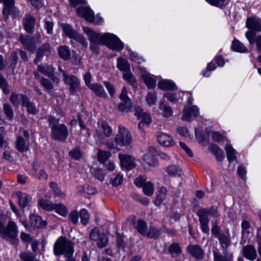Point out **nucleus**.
I'll use <instances>...</instances> for the list:
<instances>
[{"instance_id":"nucleus-49","label":"nucleus","mask_w":261,"mask_h":261,"mask_svg":"<svg viewBox=\"0 0 261 261\" xmlns=\"http://www.w3.org/2000/svg\"><path fill=\"white\" fill-rule=\"evenodd\" d=\"M4 112L8 120H12L14 117V113L11 106L9 103L3 105Z\"/></svg>"},{"instance_id":"nucleus-7","label":"nucleus","mask_w":261,"mask_h":261,"mask_svg":"<svg viewBox=\"0 0 261 261\" xmlns=\"http://www.w3.org/2000/svg\"><path fill=\"white\" fill-rule=\"evenodd\" d=\"M76 13L80 16L84 17L86 20L90 22H96L97 24H100L102 21V18L97 16L96 20L95 21V17L93 11L87 7H80L76 9Z\"/></svg>"},{"instance_id":"nucleus-5","label":"nucleus","mask_w":261,"mask_h":261,"mask_svg":"<svg viewBox=\"0 0 261 261\" xmlns=\"http://www.w3.org/2000/svg\"><path fill=\"white\" fill-rule=\"evenodd\" d=\"M115 142L116 144L127 148H130L133 138L130 133L125 127L119 125V131L115 137Z\"/></svg>"},{"instance_id":"nucleus-32","label":"nucleus","mask_w":261,"mask_h":261,"mask_svg":"<svg viewBox=\"0 0 261 261\" xmlns=\"http://www.w3.org/2000/svg\"><path fill=\"white\" fill-rule=\"evenodd\" d=\"M210 148L218 161H222L223 160L224 158L223 151L217 145L212 144L211 145Z\"/></svg>"},{"instance_id":"nucleus-6","label":"nucleus","mask_w":261,"mask_h":261,"mask_svg":"<svg viewBox=\"0 0 261 261\" xmlns=\"http://www.w3.org/2000/svg\"><path fill=\"white\" fill-rule=\"evenodd\" d=\"M0 233L4 237L15 239L18 234L17 227L13 221H9L6 227L0 222Z\"/></svg>"},{"instance_id":"nucleus-20","label":"nucleus","mask_w":261,"mask_h":261,"mask_svg":"<svg viewBox=\"0 0 261 261\" xmlns=\"http://www.w3.org/2000/svg\"><path fill=\"white\" fill-rule=\"evenodd\" d=\"M243 255L251 260H254L257 255L255 248L252 245H248L243 247Z\"/></svg>"},{"instance_id":"nucleus-58","label":"nucleus","mask_w":261,"mask_h":261,"mask_svg":"<svg viewBox=\"0 0 261 261\" xmlns=\"http://www.w3.org/2000/svg\"><path fill=\"white\" fill-rule=\"evenodd\" d=\"M18 94L15 92H12L10 97L9 100L15 106L17 107L20 102V98H21V95Z\"/></svg>"},{"instance_id":"nucleus-31","label":"nucleus","mask_w":261,"mask_h":261,"mask_svg":"<svg viewBox=\"0 0 261 261\" xmlns=\"http://www.w3.org/2000/svg\"><path fill=\"white\" fill-rule=\"evenodd\" d=\"M231 49L234 51L240 53L248 52L247 48L238 40H234L232 42Z\"/></svg>"},{"instance_id":"nucleus-43","label":"nucleus","mask_w":261,"mask_h":261,"mask_svg":"<svg viewBox=\"0 0 261 261\" xmlns=\"http://www.w3.org/2000/svg\"><path fill=\"white\" fill-rule=\"evenodd\" d=\"M19 256L22 261H38L36 259V255L31 252H21Z\"/></svg>"},{"instance_id":"nucleus-27","label":"nucleus","mask_w":261,"mask_h":261,"mask_svg":"<svg viewBox=\"0 0 261 261\" xmlns=\"http://www.w3.org/2000/svg\"><path fill=\"white\" fill-rule=\"evenodd\" d=\"M159 88L164 90H174L176 86L174 83L169 80H162L158 84Z\"/></svg>"},{"instance_id":"nucleus-28","label":"nucleus","mask_w":261,"mask_h":261,"mask_svg":"<svg viewBox=\"0 0 261 261\" xmlns=\"http://www.w3.org/2000/svg\"><path fill=\"white\" fill-rule=\"evenodd\" d=\"M15 144L17 149L20 152L29 150V145L26 143L24 139L22 137H17Z\"/></svg>"},{"instance_id":"nucleus-51","label":"nucleus","mask_w":261,"mask_h":261,"mask_svg":"<svg viewBox=\"0 0 261 261\" xmlns=\"http://www.w3.org/2000/svg\"><path fill=\"white\" fill-rule=\"evenodd\" d=\"M0 88L6 94H9L10 92L7 81L1 74H0Z\"/></svg>"},{"instance_id":"nucleus-48","label":"nucleus","mask_w":261,"mask_h":261,"mask_svg":"<svg viewBox=\"0 0 261 261\" xmlns=\"http://www.w3.org/2000/svg\"><path fill=\"white\" fill-rule=\"evenodd\" d=\"M18 60V57L17 52L15 51H12L10 55V64L9 65V68L13 70L16 66Z\"/></svg>"},{"instance_id":"nucleus-24","label":"nucleus","mask_w":261,"mask_h":261,"mask_svg":"<svg viewBox=\"0 0 261 261\" xmlns=\"http://www.w3.org/2000/svg\"><path fill=\"white\" fill-rule=\"evenodd\" d=\"M89 88L98 97L104 98L107 97V94L105 92L103 87L100 84H93Z\"/></svg>"},{"instance_id":"nucleus-33","label":"nucleus","mask_w":261,"mask_h":261,"mask_svg":"<svg viewBox=\"0 0 261 261\" xmlns=\"http://www.w3.org/2000/svg\"><path fill=\"white\" fill-rule=\"evenodd\" d=\"M225 150L226 152L227 158L229 163L236 160L237 155L235 150L230 144H226L225 146Z\"/></svg>"},{"instance_id":"nucleus-23","label":"nucleus","mask_w":261,"mask_h":261,"mask_svg":"<svg viewBox=\"0 0 261 261\" xmlns=\"http://www.w3.org/2000/svg\"><path fill=\"white\" fill-rule=\"evenodd\" d=\"M214 261H232L233 255L231 253H228L227 251L222 255L218 251H213Z\"/></svg>"},{"instance_id":"nucleus-14","label":"nucleus","mask_w":261,"mask_h":261,"mask_svg":"<svg viewBox=\"0 0 261 261\" xmlns=\"http://www.w3.org/2000/svg\"><path fill=\"white\" fill-rule=\"evenodd\" d=\"M199 115V111L196 106H185L183 110V114L181 116V119L183 121H190L191 117H197Z\"/></svg>"},{"instance_id":"nucleus-21","label":"nucleus","mask_w":261,"mask_h":261,"mask_svg":"<svg viewBox=\"0 0 261 261\" xmlns=\"http://www.w3.org/2000/svg\"><path fill=\"white\" fill-rule=\"evenodd\" d=\"M219 243L222 247L223 253L227 251V249L231 245V242L229 236H227L224 233L220 234L218 238Z\"/></svg>"},{"instance_id":"nucleus-11","label":"nucleus","mask_w":261,"mask_h":261,"mask_svg":"<svg viewBox=\"0 0 261 261\" xmlns=\"http://www.w3.org/2000/svg\"><path fill=\"white\" fill-rule=\"evenodd\" d=\"M38 70L41 73L46 75L55 83L58 84L60 82L59 77L55 74V68L52 65H40L37 67Z\"/></svg>"},{"instance_id":"nucleus-30","label":"nucleus","mask_w":261,"mask_h":261,"mask_svg":"<svg viewBox=\"0 0 261 261\" xmlns=\"http://www.w3.org/2000/svg\"><path fill=\"white\" fill-rule=\"evenodd\" d=\"M159 108L162 111L163 115L165 117H169L173 115L172 108L164 101L160 102Z\"/></svg>"},{"instance_id":"nucleus-19","label":"nucleus","mask_w":261,"mask_h":261,"mask_svg":"<svg viewBox=\"0 0 261 261\" xmlns=\"http://www.w3.org/2000/svg\"><path fill=\"white\" fill-rule=\"evenodd\" d=\"M16 195L19 200L20 207L24 208L29 205L31 202V197L28 195L21 191H18L16 193Z\"/></svg>"},{"instance_id":"nucleus-13","label":"nucleus","mask_w":261,"mask_h":261,"mask_svg":"<svg viewBox=\"0 0 261 261\" xmlns=\"http://www.w3.org/2000/svg\"><path fill=\"white\" fill-rule=\"evenodd\" d=\"M119 158L122 169L131 170L136 167L134 159L130 155L119 154Z\"/></svg>"},{"instance_id":"nucleus-1","label":"nucleus","mask_w":261,"mask_h":261,"mask_svg":"<svg viewBox=\"0 0 261 261\" xmlns=\"http://www.w3.org/2000/svg\"><path fill=\"white\" fill-rule=\"evenodd\" d=\"M84 32L88 35L91 43L95 45H106L113 50L120 51L123 47V43L120 39L113 34L105 33L101 35L87 27H83Z\"/></svg>"},{"instance_id":"nucleus-40","label":"nucleus","mask_w":261,"mask_h":261,"mask_svg":"<svg viewBox=\"0 0 261 261\" xmlns=\"http://www.w3.org/2000/svg\"><path fill=\"white\" fill-rule=\"evenodd\" d=\"M167 192V190L166 187L164 186L161 187L155 201V205H160L163 202L166 197Z\"/></svg>"},{"instance_id":"nucleus-56","label":"nucleus","mask_w":261,"mask_h":261,"mask_svg":"<svg viewBox=\"0 0 261 261\" xmlns=\"http://www.w3.org/2000/svg\"><path fill=\"white\" fill-rule=\"evenodd\" d=\"M151 121L150 116L149 114H144L143 118H142L141 121L138 124V128L141 131L143 130V127L144 124H149Z\"/></svg>"},{"instance_id":"nucleus-12","label":"nucleus","mask_w":261,"mask_h":261,"mask_svg":"<svg viewBox=\"0 0 261 261\" xmlns=\"http://www.w3.org/2000/svg\"><path fill=\"white\" fill-rule=\"evenodd\" d=\"M19 40L24 49L31 53L35 51L36 49V45L33 37L20 34L19 36Z\"/></svg>"},{"instance_id":"nucleus-41","label":"nucleus","mask_w":261,"mask_h":261,"mask_svg":"<svg viewBox=\"0 0 261 261\" xmlns=\"http://www.w3.org/2000/svg\"><path fill=\"white\" fill-rule=\"evenodd\" d=\"M160 230L153 226H150L148 231L145 234L148 238L156 239L160 235Z\"/></svg>"},{"instance_id":"nucleus-15","label":"nucleus","mask_w":261,"mask_h":261,"mask_svg":"<svg viewBox=\"0 0 261 261\" xmlns=\"http://www.w3.org/2000/svg\"><path fill=\"white\" fill-rule=\"evenodd\" d=\"M21 100L22 106L26 107L27 111L29 113L35 115L38 113V110L35 103L31 101L27 96L21 94Z\"/></svg>"},{"instance_id":"nucleus-36","label":"nucleus","mask_w":261,"mask_h":261,"mask_svg":"<svg viewBox=\"0 0 261 261\" xmlns=\"http://www.w3.org/2000/svg\"><path fill=\"white\" fill-rule=\"evenodd\" d=\"M39 206L44 210L51 211L55 209V204L51 202L46 200L41 199L39 201Z\"/></svg>"},{"instance_id":"nucleus-42","label":"nucleus","mask_w":261,"mask_h":261,"mask_svg":"<svg viewBox=\"0 0 261 261\" xmlns=\"http://www.w3.org/2000/svg\"><path fill=\"white\" fill-rule=\"evenodd\" d=\"M61 27L64 33L70 38H72L76 33V31L73 30L72 27L68 24L63 23Z\"/></svg>"},{"instance_id":"nucleus-25","label":"nucleus","mask_w":261,"mask_h":261,"mask_svg":"<svg viewBox=\"0 0 261 261\" xmlns=\"http://www.w3.org/2000/svg\"><path fill=\"white\" fill-rule=\"evenodd\" d=\"M133 224L134 227L141 235L145 236L146 234L147 226L146 223L144 220L142 219H138L136 223L134 222Z\"/></svg>"},{"instance_id":"nucleus-4","label":"nucleus","mask_w":261,"mask_h":261,"mask_svg":"<svg viewBox=\"0 0 261 261\" xmlns=\"http://www.w3.org/2000/svg\"><path fill=\"white\" fill-rule=\"evenodd\" d=\"M246 27L249 29L245 33V36L250 45L254 44V38L257 32L261 31V19L255 16L248 17Z\"/></svg>"},{"instance_id":"nucleus-8","label":"nucleus","mask_w":261,"mask_h":261,"mask_svg":"<svg viewBox=\"0 0 261 261\" xmlns=\"http://www.w3.org/2000/svg\"><path fill=\"white\" fill-rule=\"evenodd\" d=\"M2 3H3L4 5L3 14L5 19H7L10 14L14 16L19 15V11L15 6V0H3Z\"/></svg>"},{"instance_id":"nucleus-29","label":"nucleus","mask_w":261,"mask_h":261,"mask_svg":"<svg viewBox=\"0 0 261 261\" xmlns=\"http://www.w3.org/2000/svg\"><path fill=\"white\" fill-rule=\"evenodd\" d=\"M52 48L50 44L45 42L41 45L37 50V53L43 57L45 55L48 56L51 55Z\"/></svg>"},{"instance_id":"nucleus-16","label":"nucleus","mask_w":261,"mask_h":261,"mask_svg":"<svg viewBox=\"0 0 261 261\" xmlns=\"http://www.w3.org/2000/svg\"><path fill=\"white\" fill-rule=\"evenodd\" d=\"M156 137L158 142L164 146L169 147L174 144V141L172 138L166 134L159 133Z\"/></svg>"},{"instance_id":"nucleus-52","label":"nucleus","mask_w":261,"mask_h":261,"mask_svg":"<svg viewBox=\"0 0 261 261\" xmlns=\"http://www.w3.org/2000/svg\"><path fill=\"white\" fill-rule=\"evenodd\" d=\"M80 216L81 218V223L84 225H87L88 223L90 218L88 211L85 208L81 210L80 212Z\"/></svg>"},{"instance_id":"nucleus-60","label":"nucleus","mask_w":261,"mask_h":261,"mask_svg":"<svg viewBox=\"0 0 261 261\" xmlns=\"http://www.w3.org/2000/svg\"><path fill=\"white\" fill-rule=\"evenodd\" d=\"M119 97L123 102L130 103V100L127 96V92L126 87H123L122 88Z\"/></svg>"},{"instance_id":"nucleus-9","label":"nucleus","mask_w":261,"mask_h":261,"mask_svg":"<svg viewBox=\"0 0 261 261\" xmlns=\"http://www.w3.org/2000/svg\"><path fill=\"white\" fill-rule=\"evenodd\" d=\"M63 81L65 84L69 86V90L72 94L80 89V81L75 75L68 74L63 78Z\"/></svg>"},{"instance_id":"nucleus-38","label":"nucleus","mask_w":261,"mask_h":261,"mask_svg":"<svg viewBox=\"0 0 261 261\" xmlns=\"http://www.w3.org/2000/svg\"><path fill=\"white\" fill-rule=\"evenodd\" d=\"M123 78L126 82L130 84L134 88L137 87V84L136 79L134 75L131 72H130V71L123 73Z\"/></svg>"},{"instance_id":"nucleus-46","label":"nucleus","mask_w":261,"mask_h":261,"mask_svg":"<svg viewBox=\"0 0 261 261\" xmlns=\"http://www.w3.org/2000/svg\"><path fill=\"white\" fill-rule=\"evenodd\" d=\"M100 127L102 129L103 134L107 137H109L111 136L112 129L107 121H102L100 124Z\"/></svg>"},{"instance_id":"nucleus-55","label":"nucleus","mask_w":261,"mask_h":261,"mask_svg":"<svg viewBox=\"0 0 261 261\" xmlns=\"http://www.w3.org/2000/svg\"><path fill=\"white\" fill-rule=\"evenodd\" d=\"M40 83L46 90H50L54 89L53 84L47 79L42 77L40 81Z\"/></svg>"},{"instance_id":"nucleus-26","label":"nucleus","mask_w":261,"mask_h":261,"mask_svg":"<svg viewBox=\"0 0 261 261\" xmlns=\"http://www.w3.org/2000/svg\"><path fill=\"white\" fill-rule=\"evenodd\" d=\"M117 68L123 73L130 71V67L128 61L122 58H118L117 59Z\"/></svg>"},{"instance_id":"nucleus-18","label":"nucleus","mask_w":261,"mask_h":261,"mask_svg":"<svg viewBox=\"0 0 261 261\" xmlns=\"http://www.w3.org/2000/svg\"><path fill=\"white\" fill-rule=\"evenodd\" d=\"M30 223L34 228H44L46 225V222L43 221L40 217L33 214L30 216Z\"/></svg>"},{"instance_id":"nucleus-22","label":"nucleus","mask_w":261,"mask_h":261,"mask_svg":"<svg viewBox=\"0 0 261 261\" xmlns=\"http://www.w3.org/2000/svg\"><path fill=\"white\" fill-rule=\"evenodd\" d=\"M58 55L64 60L67 61L70 59L71 53L68 46L66 45H61L57 48Z\"/></svg>"},{"instance_id":"nucleus-62","label":"nucleus","mask_w":261,"mask_h":261,"mask_svg":"<svg viewBox=\"0 0 261 261\" xmlns=\"http://www.w3.org/2000/svg\"><path fill=\"white\" fill-rule=\"evenodd\" d=\"M123 180V176L118 173L114 178H111L110 182L113 186H118L122 183Z\"/></svg>"},{"instance_id":"nucleus-34","label":"nucleus","mask_w":261,"mask_h":261,"mask_svg":"<svg viewBox=\"0 0 261 261\" xmlns=\"http://www.w3.org/2000/svg\"><path fill=\"white\" fill-rule=\"evenodd\" d=\"M168 252L171 255L172 257H175L179 255L181 252V249L179 244L177 243H172L168 248Z\"/></svg>"},{"instance_id":"nucleus-53","label":"nucleus","mask_w":261,"mask_h":261,"mask_svg":"<svg viewBox=\"0 0 261 261\" xmlns=\"http://www.w3.org/2000/svg\"><path fill=\"white\" fill-rule=\"evenodd\" d=\"M55 209L56 212L62 216H66L67 215V209L66 207L62 204H55Z\"/></svg>"},{"instance_id":"nucleus-2","label":"nucleus","mask_w":261,"mask_h":261,"mask_svg":"<svg viewBox=\"0 0 261 261\" xmlns=\"http://www.w3.org/2000/svg\"><path fill=\"white\" fill-rule=\"evenodd\" d=\"M51 130V138L55 140L65 141L68 136V130L64 124H59V120L53 116H49L47 120Z\"/></svg>"},{"instance_id":"nucleus-37","label":"nucleus","mask_w":261,"mask_h":261,"mask_svg":"<svg viewBox=\"0 0 261 261\" xmlns=\"http://www.w3.org/2000/svg\"><path fill=\"white\" fill-rule=\"evenodd\" d=\"M166 170L169 175L172 176H180L182 172L181 169L176 165L169 166Z\"/></svg>"},{"instance_id":"nucleus-59","label":"nucleus","mask_w":261,"mask_h":261,"mask_svg":"<svg viewBox=\"0 0 261 261\" xmlns=\"http://www.w3.org/2000/svg\"><path fill=\"white\" fill-rule=\"evenodd\" d=\"M221 228L218 226V223L217 220L214 223H212V227L211 229V232L212 234L216 237L218 238L220 234H221L222 233L220 232Z\"/></svg>"},{"instance_id":"nucleus-64","label":"nucleus","mask_w":261,"mask_h":261,"mask_svg":"<svg viewBox=\"0 0 261 261\" xmlns=\"http://www.w3.org/2000/svg\"><path fill=\"white\" fill-rule=\"evenodd\" d=\"M100 234L99 229L97 227H95L90 232L89 237L92 240L97 241Z\"/></svg>"},{"instance_id":"nucleus-54","label":"nucleus","mask_w":261,"mask_h":261,"mask_svg":"<svg viewBox=\"0 0 261 261\" xmlns=\"http://www.w3.org/2000/svg\"><path fill=\"white\" fill-rule=\"evenodd\" d=\"M145 100L147 104L149 106L153 105L156 101V96L155 93L148 92L145 97Z\"/></svg>"},{"instance_id":"nucleus-35","label":"nucleus","mask_w":261,"mask_h":261,"mask_svg":"<svg viewBox=\"0 0 261 261\" xmlns=\"http://www.w3.org/2000/svg\"><path fill=\"white\" fill-rule=\"evenodd\" d=\"M141 77L149 89L153 88L156 85V81L149 74L144 73L142 74Z\"/></svg>"},{"instance_id":"nucleus-3","label":"nucleus","mask_w":261,"mask_h":261,"mask_svg":"<svg viewBox=\"0 0 261 261\" xmlns=\"http://www.w3.org/2000/svg\"><path fill=\"white\" fill-rule=\"evenodd\" d=\"M199 217L200 228L203 232L207 233L210 229L208 227V216L218 218L219 216L217 207L214 206L200 208L196 213Z\"/></svg>"},{"instance_id":"nucleus-61","label":"nucleus","mask_w":261,"mask_h":261,"mask_svg":"<svg viewBox=\"0 0 261 261\" xmlns=\"http://www.w3.org/2000/svg\"><path fill=\"white\" fill-rule=\"evenodd\" d=\"M212 5L222 8L225 6L228 2V0H206Z\"/></svg>"},{"instance_id":"nucleus-17","label":"nucleus","mask_w":261,"mask_h":261,"mask_svg":"<svg viewBox=\"0 0 261 261\" xmlns=\"http://www.w3.org/2000/svg\"><path fill=\"white\" fill-rule=\"evenodd\" d=\"M187 249L197 259H202L204 255L202 249L198 245H190Z\"/></svg>"},{"instance_id":"nucleus-47","label":"nucleus","mask_w":261,"mask_h":261,"mask_svg":"<svg viewBox=\"0 0 261 261\" xmlns=\"http://www.w3.org/2000/svg\"><path fill=\"white\" fill-rule=\"evenodd\" d=\"M69 155L72 159L78 160L82 158V152L80 147H75L69 151Z\"/></svg>"},{"instance_id":"nucleus-57","label":"nucleus","mask_w":261,"mask_h":261,"mask_svg":"<svg viewBox=\"0 0 261 261\" xmlns=\"http://www.w3.org/2000/svg\"><path fill=\"white\" fill-rule=\"evenodd\" d=\"M97 241L98 247L103 248L107 245L108 239L106 235L102 233Z\"/></svg>"},{"instance_id":"nucleus-10","label":"nucleus","mask_w":261,"mask_h":261,"mask_svg":"<svg viewBox=\"0 0 261 261\" xmlns=\"http://www.w3.org/2000/svg\"><path fill=\"white\" fill-rule=\"evenodd\" d=\"M36 19L30 14H27L22 19L24 30L28 34H32L35 30Z\"/></svg>"},{"instance_id":"nucleus-44","label":"nucleus","mask_w":261,"mask_h":261,"mask_svg":"<svg viewBox=\"0 0 261 261\" xmlns=\"http://www.w3.org/2000/svg\"><path fill=\"white\" fill-rule=\"evenodd\" d=\"M98 160L102 164H104L110 157L111 153L108 151L99 150L97 153Z\"/></svg>"},{"instance_id":"nucleus-39","label":"nucleus","mask_w":261,"mask_h":261,"mask_svg":"<svg viewBox=\"0 0 261 261\" xmlns=\"http://www.w3.org/2000/svg\"><path fill=\"white\" fill-rule=\"evenodd\" d=\"M144 161L151 167H156L158 165V161L154 155L146 153L144 156Z\"/></svg>"},{"instance_id":"nucleus-50","label":"nucleus","mask_w":261,"mask_h":261,"mask_svg":"<svg viewBox=\"0 0 261 261\" xmlns=\"http://www.w3.org/2000/svg\"><path fill=\"white\" fill-rule=\"evenodd\" d=\"M93 175L96 179L102 182L104 180L106 173L102 169L97 168L94 169Z\"/></svg>"},{"instance_id":"nucleus-45","label":"nucleus","mask_w":261,"mask_h":261,"mask_svg":"<svg viewBox=\"0 0 261 261\" xmlns=\"http://www.w3.org/2000/svg\"><path fill=\"white\" fill-rule=\"evenodd\" d=\"M142 188L144 193L147 196H150L153 194L154 186L152 182L150 181L146 182Z\"/></svg>"},{"instance_id":"nucleus-63","label":"nucleus","mask_w":261,"mask_h":261,"mask_svg":"<svg viewBox=\"0 0 261 261\" xmlns=\"http://www.w3.org/2000/svg\"><path fill=\"white\" fill-rule=\"evenodd\" d=\"M77 42L80 43L84 47H87L88 45V43L85 39V38L81 35L78 34L77 32L73 36V37L71 38Z\"/></svg>"}]
</instances>
